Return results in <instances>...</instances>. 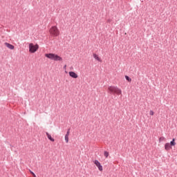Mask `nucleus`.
I'll list each match as a JSON object with an SVG mask.
<instances>
[{
  "label": "nucleus",
  "instance_id": "7ed1b4c3",
  "mask_svg": "<svg viewBox=\"0 0 177 177\" xmlns=\"http://www.w3.org/2000/svg\"><path fill=\"white\" fill-rule=\"evenodd\" d=\"M49 32L53 37H59L60 35V31L57 28V26H52L49 30Z\"/></svg>",
  "mask_w": 177,
  "mask_h": 177
},
{
  "label": "nucleus",
  "instance_id": "39448f33",
  "mask_svg": "<svg viewBox=\"0 0 177 177\" xmlns=\"http://www.w3.org/2000/svg\"><path fill=\"white\" fill-rule=\"evenodd\" d=\"M94 164L96 165V167L98 168L99 171L102 172L103 171V166L100 164V162L97 160H94Z\"/></svg>",
  "mask_w": 177,
  "mask_h": 177
},
{
  "label": "nucleus",
  "instance_id": "f3484780",
  "mask_svg": "<svg viewBox=\"0 0 177 177\" xmlns=\"http://www.w3.org/2000/svg\"><path fill=\"white\" fill-rule=\"evenodd\" d=\"M30 173L31 174V175H32L33 177H37V176L35 175V174H34V172H32L31 170H30Z\"/></svg>",
  "mask_w": 177,
  "mask_h": 177
},
{
  "label": "nucleus",
  "instance_id": "f8f14e48",
  "mask_svg": "<svg viewBox=\"0 0 177 177\" xmlns=\"http://www.w3.org/2000/svg\"><path fill=\"white\" fill-rule=\"evenodd\" d=\"M125 78H126L127 81H128V82H131L132 79H131V77H129L128 75H126Z\"/></svg>",
  "mask_w": 177,
  "mask_h": 177
},
{
  "label": "nucleus",
  "instance_id": "dca6fc26",
  "mask_svg": "<svg viewBox=\"0 0 177 177\" xmlns=\"http://www.w3.org/2000/svg\"><path fill=\"white\" fill-rule=\"evenodd\" d=\"M65 136H70V129H68L66 134Z\"/></svg>",
  "mask_w": 177,
  "mask_h": 177
},
{
  "label": "nucleus",
  "instance_id": "9b49d317",
  "mask_svg": "<svg viewBox=\"0 0 177 177\" xmlns=\"http://www.w3.org/2000/svg\"><path fill=\"white\" fill-rule=\"evenodd\" d=\"M170 146H175L176 142H175V138H173L172 140L169 143Z\"/></svg>",
  "mask_w": 177,
  "mask_h": 177
},
{
  "label": "nucleus",
  "instance_id": "6ab92c4d",
  "mask_svg": "<svg viewBox=\"0 0 177 177\" xmlns=\"http://www.w3.org/2000/svg\"><path fill=\"white\" fill-rule=\"evenodd\" d=\"M66 68H67V65L64 66V70H66Z\"/></svg>",
  "mask_w": 177,
  "mask_h": 177
},
{
  "label": "nucleus",
  "instance_id": "4468645a",
  "mask_svg": "<svg viewBox=\"0 0 177 177\" xmlns=\"http://www.w3.org/2000/svg\"><path fill=\"white\" fill-rule=\"evenodd\" d=\"M166 138L165 137H160L159 138V142H165Z\"/></svg>",
  "mask_w": 177,
  "mask_h": 177
},
{
  "label": "nucleus",
  "instance_id": "aec40b11",
  "mask_svg": "<svg viewBox=\"0 0 177 177\" xmlns=\"http://www.w3.org/2000/svg\"><path fill=\"white\" fill-rule=\"evenodd\" d=\"M110 21H111V20H110V19H108V20H107V22H108V23H110Z\"/></svg>",
  "mask_w": 177,
  "mask_h": 177
},
{
  "label": "nucleus",
  "instance_id": "a211bd4d",
  "mask_svg": "<svg viewBox=\"0 0 177 177\" xmlns=\"http://www.w3.org/2000/svg\"><path fill=\"white\" fill-rule=\"evenodd\" d=\"M149 114H150V115H154V111H150Z\"/></svg>",
  "mask_w": 177,
  "mask_h": 177
},
{
  "label": "nucleus",
  "instance_id": "1a4fd4ad",
  "mask_svg": "<svg viewBox=\"0 0 177 177\" xmlns=\"http://www.w3.org/2000/svg\"><path fill=\"white\" fill-rule=\"evenodd\" d=\"M46 135L48 139L49 140H50V142H55V138H52V136H50V134H49V133L46 132Z\"/></svg>",
  "mask_w": 177,
  "mask_h": 177
},
{
  "label": "nucleus",
  "instance_id": "423d86ee",
  "mask_svg": "<svg viewBox=\"0 0 177 177\" xmlns=\"http://www.w3.org/2000/svg\"><path fill=\"white\" fill-rule=\"evenodd\" d=\"M171 149H172V147L170 145L169 142H167L165 145V150H166L167 151H169Z\"/></svg>",
  "mask_w": 177,
  "mask_h": 177
},
{
  "label": "nucleus",
  "instance_id": "2eb2a0df",
  "mask_svg": "<svg viewBox=\"0 0 177 177\" xmlns=\"http://www.w3.org/2000/svg\"><path fill=\"white\" fill-rule=\"evenodd\" d=\"M65 141H66V143H68V136H65Z\"/></svg>",
  "mask_w": 177,
  "mask_h": 177
},
{
  "label": "nucleus",
  "instance_id": "20e7f679",
  "mask_svg": "<svg viewBox=\"0 0 177 177\" xmlns=\"http://www.w3.org/2000/svg\"><path fill=\"white\" fill-rule=\"evenodd\" d=\"M39 49V46L38 44L34 45V44H29V52L30 53H35Z\"/></svg>",
  "mask_w": 177,
  "mask_h": 177
},
{
  "label": "nucleus",
  "instance_id": "f03ea898",
  "mask_svg": "<svg viewBox=\"0 0 177 177\" xmlns=\"http://www.w3.org/2000/svg\"><path fill=\"white\" fill-rule=\"evenodd\" d=\"M45 57H48V59H50V60H55V62H62L63 60L62 57L53 53L45 54Z\"/></svg>",
  "mask_w": 177,
  "mask_h": 177
},
{
  "label": "nucleus",
  "instance_id": "f257e3e1",
  "mask_svg": "<svg viewBox=\"0 0 177 177\" xmlns=\"http://www.w3.org/2000/svg\"><path fill=\"white\" fill-rule=\"evenodd\" d=\"M108 93H110L111 95H117L118 96H120V95H122V91L118 86H110L108 87Z\"/></svg>",
  "mask_w": 177,
  "mask_h": 177
},
{
  "label": "nucleus",
  "instance_id": "6e6552de",
  "mask_svg": "<svg viewBox=\"0 0 177 177\" xmlns=\"http://www.w3.org/2000/svg\"><path fill=\"white\" fill-rule=\"evenodd\" d=\"M5 46H6L7 48H8V49H11V50L15 49V46L10 44H9V43H8V42H6V43H5Z\"/></svg>",
  "mask_w": 177,
  "mask_h": 177
},
{
  "label": "nucleus",
  "instance_id": "0eeeda50",
  "mask_svg": "<svg viewBox=\"0 0 177 177\" xmlns=\"http://www.w3.org/2000/svg\"><path fill=\"white\" fill-rule=\"evenodd\" d=\"M68 74L72 78H78V75H77L75 72L71 71L68 73Z\"/></svg>",
  "mask_w": 177,
  "mask_h": 177
},
{
  "label": "nucleus",
  "instance_id": "ddd939ff",
  "mask_svg": "<svg viewBox=\"0 0 177 177\" xmlns=\"http://www.w3.org/2000/svg\"><path fill=\"white\" fill-rule=\"evenodd\" d=\"M109 152H107V151H105L104 152V156L105 158H107L109 157Z\"/></svg>",
  "mask_w": 177,
  "mask_h": 177
},
{
  "label": "nucleus",
  "instance_id": "9d476101",
  "mask_svg": "<svg viewBox=\"0 0 177 177\" xmlns=\"http://www.w3.org/2000/svg\"><path fill=\"white\" fill-rule=\"evenodd\" d=\"M93 56L94 59H95V60H97V62H102V59H100V58L99 57V55L96 54H93Z\"/></svg>",
  "mask_w": 177,
  "mask_h": 177
}]
</instances>
